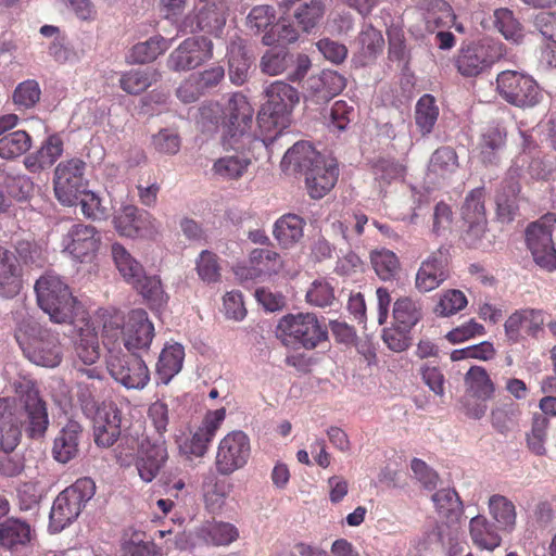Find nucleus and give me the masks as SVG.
I'll return each mask as SVG.
<instances>
[{
  "instance_id": "obj_42",
  "label": "nucleus",
  "mask_w": 556,
  "mask_h": 556,
  "mask_svg": "<svg viewBox=\"0 0 556 556\" xmlns=\"http://www.w3.org/2000/svg\"><path fill=\"white\" fill-rule=\"evenodd\" d=\"M160 78V73L154 68L131 70L119 78L121 88L129 94H139L147 90Z\"/></svg>"
},
{
  "instance_id": "obj_25",
  "label": "nucleus",
  "mask_w": 556,
  "mask_h": 556,
  "mask_svg": "<svg viewBox=\"0 0 556 556\" xmlns=\"http://www.w3.org/2000/svg\"><path fill=\"white\" fill-rule=\"evenodd\" d=\"M251 146L244 149H236L232 153H227L218 157L212 166L213 174L224 181L239 180L249 170L252 165V159L247 153V150Z\"/></svg>"
},
{
  "instance_id": "obj_48",
  "label": "nucleus",
  "mask_w": 556,
  "mask_h": 556,
  "mask_svg": "<svg viewBox=\"0 0 556 556\" xmlns=\"http://www.w3.org/2000/svg\"><path fill=\"white\" fill-rule=\"evenodd\" d=\"M31 146L30 136L24 130H15L0 138V157L13 160L26 151Z\"/></svg>"
},
{
  "instance_id": "obj_58",
  "label": "nucleus",
  "mask_w": 556,
  "mask_h": 556,
  "mask_svg": "<svg viewBox=\"0 0 556 556\" xmlns=\"http://www.w3.org/2000/svg\"><path fill=\"white\" fill-rule=\"evenodd\" d=\"M251 60L242 47H231L229 52V77L236 85H242L249 74Z\"/></svg>"
},
{
  "instance_id": "obj_30",
  "label": "nucleus",
  "mask_w": 556,
  "mask_h": 556,
  "mask_svg": "<svg viewBox=\"0 0 556 556\" xmlns=\"http://www.w3.org/2000/svg\"><path fill=\"white\" fill-rule=\"evenodd\" d=\"M155 219L147 212H140L137 206L127 204L114 217L116 230L127 237L138 235L146 226L155 227Z\"/></svg>"
},
{
  "instance_id": "obj_22",
  "label": "nucleus",
  "mask_w": 556,
  "mask_h": 556,
  "mask_svg": "<svg viewBox=\"0 0 556 556\" xmlns=\"http://www.w3.org/2000/svg\"><path fill=\"white\" fill-rule=\"evenodd\" d=\"M15 400L0 399V451L13 452L20 443L22 421Z\"/></svg>"
},
{
  "instance_id": "obj_27",
  "label": "nucleus",
  "mask_w": 556,
  "mask_h": 556,
  "mask_svg": "<svg viewBox=\"0 0 556 556\" xmlns=\"http://www.w3.org/2000/svg\"><path fill=\"white\" fill-rule=\"evenodd\" d=\"M167 458V450L164 443H150L142 441L136 463L140 478L144 482H151L160 472Z\"/></svg>"
},
{
  "instance_id": "obj_47",
  "label": "nucleus",
  "mask_w": 556,
  "mask_h": 556,
  "mask_svg": "<svg viewBox=\"0 0 556 556\" xmlns=\"http://www.w3.org/2000/svg\"><path fill=\"white\" fill-rule=\"evenodd\" d=\"M170 47V40L162 36H154L147 41L135 45L130 59L134 63L144 64L154 61Z\"/></svg>"
},
{
  "instance_id": "obj_13",
  "label": "nucleus",
  "mask_w": 556,
  "mask_h": 556,
  "mask_svg": "<svg viewBox=\"0 0 556 556\" xmlns=\"http://www.w3.org/2000/svg\"><path fill=\"white\" fill-rule=\"evenodd\" d=\"M86 163L73 157L59 163L54 169V193L67 206L76 203L84 187Z\"/></svg>"
},
{
  "instance_id": "obj_49",
  "label": "nucleus",
  "mask_w": 556,
  "mask_h": 556,
  "mask_svg": "<svg viewBox=\"0 0 556 556\" xmlns=\"http://www.w3.org/2000/svg\"><path fill=\"white\" fill-rule=\"evenodd\" d=\"M325 4L321 0H308L298 5L293 16L298 25L306 33L312 30L323 18Z\"/></svg>"
},
{
  "instance_id": "obj_34",
  "label": "nucleus",
  "mask_w": 556,
  "mask_h": 556,
  "mask_svg": "<svg viewBox=\"0 0 556 556\" xmlns=\"http://www.w3.org/2000/svg\"><path fill=\"white\" fill-rule=\"evenodd\" d=\"M305 220L295 214H286L278 218L274 226V237L285 248H292L304 235Z\"/></svg>"
},
{
  "instance_id": "obj_7",
  "label": "nucleus",
  "mask_w": 556,
  "mask_h": 556,
  "mask_svg": "<svg viewBox=\"0 0 556 556\" xmlns=\"http://www.w3.org/2000/svg\"><path fill=\"white\" fill-rule=\"evenodd\" d=\"M496 91L507 103L517 108H533L542 99L536 81L518 71H502L496 77Z\"/></svg>"
},
{
  "instance_id": "obj_50",
  "label": "nucleus",
  "mask_w": 556,
  "mask_h": 556,
  "mask_svg": "<svg viewBox=\"0 0 556 556\" xmlns=\"http://www.w3.org/2000/svg\"><path fill=\"white\" fill-rule=\"evenodd\" d=\"M426 29L434 33L452 18V9L444 0H424Z\"/></svg>"
},
{
  "instance_id": "obj_59",
  "label": "nucleus",
  "mask_w": 556,
  "mask_h": 556,
  "mask_svg": "<svg viewBox=\"0 0 556 556\" xmlns=\"http://www.w3.org/2000/svg\"><path fill=\"white\" fill-rule=\"evenodd\" d=\"M227 495L226 484L216 477H206L203 482V496L207 508L215 511L224 505Z\"/></svg>"
},
{
  "instance_id": "obj_8",
  "label": "nucleus",
  "mask_w": 556,
  "mask_h": 556,
  "mask_svg": "<svg viewBox=\"0 0 556 556\" xmlns=\"http://www.w3.org/2000/svg\"><path fill=\"white\" fill-rule=\"evenodd\" d=\"M265 94L267 100L262 108L260 119L264 122L267 116L280 132L290 124L291 112L299 102V93L289 84L277 80L265 89Z\"/></svg>"
},
{
  "instance_id": "obj_23",
  "label": "nucleus",
  "mask_w": 556,
  "mask_h": 556,
  "mask_svg": "<svg viewBox=\"0 0 556 556\" xmlns=\"http://www.w3.org/2000/svg\"><path fill=\"white\" fill-rule=\"evenodd\" d=\"M553 166L539 155H531L522 152L517 155L507 170L508 178L511 180L529 181L545 180L552 174Z\"/></svg>"
},
{
  "instance_id": "obj_17",
  "label": "nucleus",
  "mask_w": 556,
  "mask_h": 556,
  "mask_svg": "<svg viewBox=\"0 0 556 556\" xmlns=\"http://www.w3.org/2000/svg\"><path fill=\"white\" fill-rule=\"evenodd\" d=\"M20 413L24 417L22 425L31 439L42 438L49 427V416L46 402L40 397L39 392L29 388L20 397Z\"/></svg>"
},
{
  "instance_id": "obj_14",
  "label": "nucleus",
  "mask_w": 556,
  "mask_h": 556,
  "mask_svg": "<svg viewBox=\"0 0 556 556\" xmlns=\"http://www.w3.org/2000/svg\"><path fill=\"white\" fill-rule=\"evenodd\" d=\"M101 236L91 225L73 224L63 235L61 247L74 261L90 262L97 254Z\"/></svg>"
},
{
  "instance_id": "obj_4",
  "label": "nucleus",
  "mask_w": 556,
  "mask_h": 556,
  "mask_svg": "<svg viewBox=\"0 0 556 556\" xmlns=\"http://www.w3.org/2000/svg\"><path fill=\"white\" fill-rule=\"evenodd\" d=\"M35 292L40 308L58 324L72 323L80 306L73 296L67 283L54 273H46L35 283Z\"/></svg>"
},
{
  "instance_id": "obj_19",
  "label": "nucleus",
  "mask_w": 556,
  "mask_h": 556,
  "mask_svg": "<svg viewBox=\"0 0 556 556\" xmlns=\"http://www.w3.org/2000/svg\"><path fill=\"white\" fill-rule=\"evenodd\" d=\"M307 192L313 199H321L336 185L339 176L337 161L331 156H324L304 174Z\"/></svg>"
},
{
  "instance_id": "obj_55",
  "label": "nucleus",
  "mask_w": 556,
  "mask_h": 556,
  "mask_svg": "<svg viewBox=\"0 0 556 556\" xmlns=\"http://www.w3.org/2000/svg\"><path fill=\"white\" fill-rule=\"evenodd\" d=\"M131 286L151 304L161 306L167 302V295L163 290L161 280L156 276H146L139 278V281Z\"/></svg>"
},
{
  "instance_id": "obj_29",
  "label": "nucleus",
  "mask_w": 556,
  "mask_h": 556,
  "mask_svg": "<svg viewBox=\"0 0 556 556\" xmlns=\"http://www.w3.org/2000/svg\"><path fill=\"white\" fill-rule=\"evenodd\" d=\"M276 23V10L268 4L253 7L245 18V26L253 35L264 34L262 42L265 46L274 45L277 39L269 30Z\"/></svg>"
},
{
  "instance_id": "obj_51",
  "label": "nucleus",
  "mask_w": 556,
  "mask_h": 556,
  "mask_svg": "<svg viewBox=\"0 0 556 556\" xmlns=\"http://www.w3.org/2000/svg\"><path fill=\"white\" fill-rule=\"evenodd\" d=\"M458 167V159L456 152L448 147L437 149L429 163V174L445 178L454 173Z\"/></svg>"
},
{
  "instance_id": "obj_21",
  "label": "nucleus",
  "mask_w": 556,
  "mask_h": 556,
  "mask_svg": "<svg viewBox=\"0 0 556 556\" xmlns=\"http://www.w3.org/2000/svg\"><path fill=\"white\" fill-rule=\"evenodd\" d=\"M225 23L224 12L216 4H206L199 11L189 13L181 22L180 29L187 34L205 31L217 35Z\"/></svg>"
},
{
  "instance_id": "obj_16",
  "label": "nucleus",
  "mask_w": 556,
  "mask_h": 556,
  "mask_svg": "<svg viewBox=\"0 0 556 556\" xmlns=\"http://www.w3.org/2000/svg\"><path fill=\"white\" fill-rule=\"evenodd\" d=\"M450 277V252L444 245L421 261L416 273L415 287L421 293L439 288Z\"/></svg>"
},
{
  "instance_id": "obj_62",
  "label": "nucleus",
  "mask_w": 556,
  "mask_h": 556,
  "mask_svg": "<svg viewBox=\"0 0 556 556\" xmlns=\"http://www.w3.org/2000/svg\"><path fill=\"white\" fill-rule=\"evenodd\" d=\"M40 88L36 80H25L15 88L13 102L20 109H30L40 99Z\"/></svg>"
},
{
  "instance_id": "obj_38",
  "label": "nucleus",
  "mask_w": 556,
  "mask_h": 556,
  "mask_svg": "<svg viewBox=\"0 0 556 556\" xmlns=\"http://www.w3.org/2000/svg\"><path fill=\"white\" fill-rule=\"evenodd\" d=\"M520 192V184L518 180H511L506 175L502 189L498 191L495 202L497 216L502 222L513 220L518 210V194Z\"/></svg>"
},
{
  "instance_id": "obj_41",
  "label": "nucleus",
  "mask_w": 556,
  "mask_h": 556,
  "mask_svg": "<svg viewBox=\"0 0 556 556\" xmlns=\"http://www.w3.org/2000/svg\"><path fill=\"white\" fill-rule=\"evenodd\" d=\"M111 253L116 268L128 283L137 282L143 277V267L122 244L113 243Z\"/></svg>"
},
{
  "instance_id": "obj_52",
  "label": "nucleus",
  "mask_w": 556,
  "mask_h": 556,
  "mask_svg": "<svg viewBox=\"0 0 556 556\" xmlns=\"http://www.w3.org/2000/svg\"><path fill=\"white\" fill-rule=\"evenodd\" d=\"M439 109L435 105L434 98L430 94H424L416 104L415 121L422 135H428L433 129L438 119Z\"/></svg>"
},
{
  "instance_id": "obj_11",
  "label": "nucleus",
  "mask_w": 556,
  "mask_h": 556,
  "mask_svg": "<svg viewBox=\"0 0 556 556\" xmlns=\"http://www.w3.org/2000/svg\"><path fill=\"white\" fill-rule=\"evenodd\" d=\"M505 55L502 42L484 39L463 48L456 59L458 72L466 77H472L490 68Z\"/></svg>"
},
{
  "instance_id": "obj_39",
  "label": "nucleus",
  "mask_w": 556,
  "mask_h": 556,
  "mask_svg": "<svg viewBox=\"0 0 556 556\" xmlns=\"http://www.w3.org/2000/svg\"><path fill=\"white\" fill-rule=\"evenodd\" d=\"M465 386L468 395L486 401L495 392V386L488 371L480 366H472L465 375Z\"/></svg>"
},
{
  "instance_id": "obj_26",
  "label": "nucleus",
  "mask_w": 556,
  "mask_h": 556,
  "mask_svg": "<svg viewBox=\"0 0 556 556\" xmlns=\"http://www.w3.org/2000/svg\"><path fill=\"white\" fill-rule=\"evenodd\" d=\"M81 431V426L75 420H68L59 431L52 446V456L58 463L67 464L77 456Z\"/></svg>"
},
{
  "instance_id": "obj_12",
  "label": "nucleus",
  "mask_w": 556,
  "mask_h": 556,
  "mask_svg": "<svg viewBox=\"0 0 556 556\" xmlns=\"http://www.w3.org/2000/svg\"><path fill=\"white\" fill-rule=\"evenodd\" d=\"M251 455L249 437L240 430L227 433L219 442L215 457L216 470L229 476L243 468Z\"/></svg>"
},
{
  "instance_id": "obj_44",
  "label": "nucleus",
  "mask_w": 556,
  "mask_h": 556,
  "mask_svg": "<svg viewBox=\"0 0 556 556\" xmlns=\"http://www.w3.org/2000/svg\"><path fill=\"white\" fill-rule=\"evenodd\" d=\"M493 25L506 40L520 43L525 37L523 27L507 8L496 9L493 13Z\"/></svg>"
},
{
  "instance_id": "obj_37",
  "label": "nucleus",
  "mask_w": 556,
  "mask_h": 556,
  "mask_svg": "<svg viewBox=\"0 0 556 556\" xmlns=\"http://www.w3.org/2000/svg\"><path fill=\"white\" fill-rule=\"evenodd\" d=\"M422 317L421 303L409 296L397 299L393 304V319L399 329L410 331Z\"/></svg>"
},
{
  "instance_id": "obj_33",
  "label": "nucleus",
  "mask_w": 556,
  "mask_h": 556,
  "mask_svg": "<svg viewBox=\"0 0 556 556\" xmlns=\"http://www.w3.org/2000/svg\"><path fill=\"white\" fill-rule=\"evenodd\" d=\"M489 514L498 530L511 533L517 525L515 504L504 495L493 494L488 501Z\"/></svg>"
},
{
  "instance_id": "obj_60",
  "label": "nucleus",
  "mask_w": 556,
  "mask_h": 556,
  "mask_svg": "<svg viewBox=\"0 0 556 556\" xmlns=\"http://www.w3.org/2000/svg\"><path fill=\"white\" fill-rule=\"evenodd\" d=\"M15 250L20 261L27 266L41 268L47 262L45 250L36 242L18 241Z\"/></svg>"
},
{
  "instance_id": "obj_40",
  "label": "nucleus",
  "mask_w": 556,
  "mask_h": 556,
  "mask_svg": "<svg viewBox=\"0 0 556 556\" xmlns=\"http://www.w3.org/2000/svg\"><path fill=\"white\" fill-rule=\"evenodd\" d=\"M75 351L77 357L85 365H92L99 359L100 345L98 333L89 323H86L84 327H80L78 339L75 343Z\"/></svg>"
},
{
  "instance_id": "obj_31",
  "label": "nucleus",
  "mask_w": 556,
  "mask_h": 556,
  "mask_svg": "<svg viewBox=\"0 0 556 556\" xmlns=\"http://www.w3.org/2000/svg\"><path fill=\"white\" fill-rule=\"evenodd\" d=\"M21 286V269L16 256L0 247V295L12 298L20 292Z\"/></svg>"
},
{
  "instance_id": "obj_35",
  "label": "nucleus",
  "mask_w": 556,
  "mask_h": 556,
  "mask_svg": "<svg viewBox=\"0 0 556 556\" xmlns=\"http://www.w3.org/2000/svg\"><path fill=\"white\" fill-rule=\"evenodd\" d=\"M185 349L179 343L167 344L156 363V374L161 382L167 384L182 368Z\"/></svg>"
},
{
  "instance_id": "obj_43",
  "label": "nucleus",
  "mask_w": 556,
  "mask_h": 556,
  "mask_svg": "<svg viewBox=\"0 0 556 556\" xmlns=\"http://www.w3.org/2000/svg\"><path fill=\"white\" fill-rule=\"evenodd\" d=\"M438 514L447 521L454 522L463 514V504L454 489H441L432 495Z\"/></svg>"
},
{
  "instance_id": "obj_61",
  "label": "nucleus",
  "mask_w": 556,
  "mask_h": 556,
  "mask_svg": "<svg viewBox=\"0 0 556 556\" xmlns=\"http://www.w3.org/2000/svg\"><path fill=\"white\" fill-rule=\"evenodd\" d=\"M383 43L384 40L379 30L374 28L371 25L363 26L357 37V45L365 56H375L382 50Z\"/></svg>"
},
{
  "instance_id": "obj_1",
  "label": "nucleus",
  "mask_w": 556,
  "mask_h": 556,
  "mask_svg": "<svg viewBox=\"0 0 556 556\" xmlns=\"http://www.w3.org/2000/svg\"><path fill=\"white\" fill-rule=\"evenodd\" d=\"M254 110L245 96L233 93L224 109L218 103L203 108L201 115L222 127L224 146L244 149L251 146L255 138L250 132Z\"/></svg>"
},
{
  "instance_id": "obj_56",
  "label": "nucleus",
  "mask_w": 556,
  "mask_h": 556,
  "mask_svg": "<svg viewBox=\"0 0 556 556\" xmlns=\"http://www.w3.org/2000/svg\"><path fill=\"white\" fill-rule=\"evenodd\" d=\"M250 262L261 273L276 274L282 268L280 255L268 248L252 250L250 253Z\"/></svg>"
},
{
  "instance_id": "obj_10",
  "label": "nucleus",
  "mask_w": 556,
  "mask_h": 556,
  "mask_svg": "<svg viewBox=\"0 0 556 556\" xmlns=\"http://www.w3.org/2000/svg\"><path fill=\"white\" fill-rule=\"evenodd\" d=\"M106 366L111 376L127 389H143L150 381V371L136 354L108 348Z\"/></svg>"
},
{
  "instance_id": "obj_9",
  "label": "nucleus",
  "mask_w": 556,
  "mask_h": 556,
  "mask_svg": "<svg viewBox=\"0 0 556 556\" xmlns=\"http://www.w3.org/2000/svg\"><path fill=\"white\" fill-rule=\"evenodd\" d=\"M555 224L556 216L546 214L530 224L526 230L527 247L535 264L547 271L556 269V250L552 239V229Z\"/></svg>"
},
{
  "instance_id": "obj_32",
  "label": "nucleus",
  "mask_w": 556,
  "mask_h": 556,
  "mask_svg": "<svg viewBox=\"0 0 556 556\" xmlns=\"http://www.w3.org/2000/svg\"><path fill=\"white\" fill-rule=\"evenodd\" d=\"M31 540L30 526L18 518H8L0 522V546L9 551H17Z\"/></svg>"
},
{
  "instance_id": "obj_20",
  "label": "nucleus",
  "mask_w": 556,
  "mask_h": 556,
  "mask_svg": "<svg viewBox=\"0 0 556 556\" xmlns=\"http://www.w3.org/2000/svg\"><path fill=\"white\" fill-rule=\"evenodd\" d=\"M345 78L334 71H323L306 81L305 101L324 104L345 88Z\"/></svg>"
},
{
  "instance_id": "obj_45",
  "label": "nucleus",
  "mask_w": 556,
  "mask_h": 556,
  "mask_svg": "<svg viewBox=\"0 0 556 556\" xmlns=\"http://www.w3.org/2000/svg\"><path fill=\"white\" fill-rule=\"evenodd\" d=\"M520 416L519 405L511 400L498 402L491 410V424L501 433L510 431Z\"/></svg>"
},
{
  "instance_id": "obj_6",
  "label": "nucleus",
  "mask_w": 556,
  "mask_h": 556,
  "mask_svg": "<svg viewBox=\"0 0 556 556\" xmlns=\"http://www.w3.org/2000/svg\"><path fill=\"white\" fill-rule=\"evenodd\" d=\"M94 493L96 485L90 478L78 479L62 491L54 500L50 511V532L59 533L70 526Z\"/></svg>"
},
{
  "instance_id": "obj_3",
  "label": "nucleus",
  "mask_w": 556,
  "mask_h": 556,
  "mask_svg": "<svg viewBox=\"0 0 556 556\" xmlns=\"http://www.w3.org/2000/svg\"><path fill=\"white\" fill-rule=\"evenodd\" d=\"M15 338L31 363L48 368L60 365L63 350L58 336L42 328L33 316H24L17 323Z\"/></svg>"
},
{
  "instance_id": "obj_53",
  "label": "nucleus",
  "mask_w": 556,
  "mask_h": 556,
  "mask_svg": "<svg viewBox=\"0 0 556 556\" xmlns=\"http://www.w3.org/2000/svg\"><path fill=\"white\" fill-rule=\"evenodd\" d=\"M195 270L199 278L207 283H217L222 277L219 257L208 250H203L195 260Z\"/></svg>"
},
{
  "instance_id": "obj_5",
  "label": "nucleus",
  "mask_w": 556,
  "mask_h": 556,
  "mask_svg": "<svg viewBox=\"0 0 556 556\" xmlns=\"http://www.w3.org/2000/svg\"><path fill=\"white\" fill-rule=\"evenodd\" d=\"M277 338L287 346L315 349L328 338L327 327L313 313L288 314L276 327Z\"/></svg>"
},
{
  "instance_id": "obj_57",
  "label": "nucleus",
  "mask_w": 556,
  "mask_h": 556,
  "mask_svg": "<svg viewBox=\"0 0 556 556\" xmlns=\"http://www.w3.org/2000/svg\"><path fill=\"white\" fill-rule=\"evenodd\" d=\"M462 216L465 222L486 220L483 188H476L466 195Z\"/></svg>"
},
{
  "instance_id": "obj_46",
  "label": "nucleus",
  "mask_w": 556,
  "mask_h": 556,
  "mask_svg": "<svg viewBox=\"0 0 556 556\" xmlns=\"http://www.w3.org/2000/svg\"><path fill=\"white\" fill-rule=\"evenodd\" d=\"M293 64V55L285 48L268 49L261 58L260 68L262 73L277 76L285 73Z\"/></svg>"
},
{
  "instance_id": "obj_63",
  "label": "nucleus",
  "mask_w": 556,
  "mask_h": 556,
  "mask_svg": "<svg viewBox=\"0 0 556 556\" xmlns=\"http://www.w3.org/2000/svg\"><path fill=\"white\" fill-rule=\"evenodd\" d=\"M467 303V298L460 290H447L441 295L435 313L441 316H451L465 308Z\"/></svg>"
},
{
  "instance_id": "obj_54",
  "label": "nucleus",
  "mask_w": 556,
  "mask_h": 556,
  "mask_svg": "<svg viewBox=\"0 0 556 556\" xmlns=\"http://www.w3.org/2000/svg\"><path fill=\"white\" fill-rule=\"evenodd\" d=\"M370 262L380 279L387 281L394 278L400 269L395 253L390 250H377L370 253Z\"/></svg>"
},
{
  "instance_id": "obj_28",
  "label": "nucleus",
  "mask_w": 556,
  "mask_h": 556,
  "mask_svg": "<svg viewBox=\"0 0 556 556\" xmlns=\"http://www.w3.org/2000/svg\"><path fill=\"white\" fill-rule=\"evenodd\" d=\"M325 155L317 152L313 146L305 141L294 143L283 155L281 168L286 173L305 174L309 167Z\"/></svg>"
},
{
  "instance_id": "obj_36",
  "label": "nucleus",
  "mask_w": 556,
  "mask_h": 556,
  "mask_svg": "<svg viewBox=\"0 0 556 556\" xmlns=\"http://www.w3.org/2000/svg\"><path fill=\"white\" fill-rule=\"evenodd\" d=\"M470 538L481 549L494 551L502 543L497 529L484 516L478 515L469 522Z\"/></svg>"
},
{
  "instance_id": "obj_18",
  "label": "nucleus",
  "mask_w": 556,
  "mask_h": 556,
  "mask_svg": "<svg viewBox=\"0 0 556 556\" xmlns=\"http://www.w3.org/2000/svg\"><path fill=\"white\" fill-rule=\"evenodd\" d=\"M226 417L224 407L208 410L201 426L193 432L190 439L180 444V450L187 455L203 457L208 451V446L216 435Z\"/></svg>"
},
{
  "instance_id": "obj_15",
  "label": "nucleus",
  "mask_w": 556,
  "mask_h": 556,
  "mask_svg": "<svg viewBox=\"0 0 556 556\" xmlns=\"http://www.w3.org/2000/svg\"><path fill=\"white\" fill-rule=\"evenodd\" d=\"M213 43L206 37L185 39L168 55L166 65L173 72H186L212 58Z\"/></svg>"
},
{
  "instance_id": "obj_64",
  "label": "nucleus",
  "mask_w": 556,
  "mask_h": 556,
  "mask_svg": "<svg viewBox=\"0 0 556 556\" xmlns=\"http://www.w3.org/2000/svg\"><path fill=\"white\" fill-rule=\"evenodd\" d=\"M306 300L317 307L330 306L334 301V291L331 285L323 279L315 280L306 292Z\"/></svg>"
},
{
  "instance_id": "obj_24",
  "label": "nucleus",
  "mask_w": 556,
  "mask_h": 556,
  "mask_svg": "<svg viewBox=\"0 0 556 556\" xmlns=\"http://www.w3.org/2000/svg\"><path fill=\"white\" fill-rule=\"evenodd\" d=\"M506 128L501 124L488 125L481 132L478 157L485 166L497 165L506 147Z\"/></svg>"
},
{
  "instance_id": "obj_2",
  "label": "nucleus",
  "mask_w": 556,
  "mask_h": 556,
  "mask_svg": "<svg viewBox=\"0 0 556 556\" xmlns=\"http://www.w3.org/2000/svg\"><path fill=\"white\" fill-rule=\"evenodd\" d=\"M155 336L154 325L144 309L130 311L125 317L110 316L103 323L102 337L106 348L130 353L148 351Z\"/></svg>"
}]
</instances>
